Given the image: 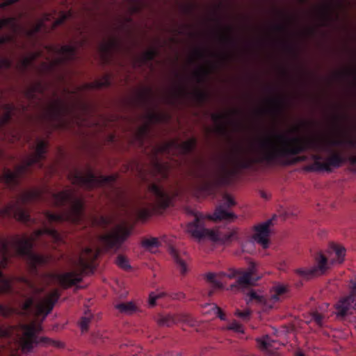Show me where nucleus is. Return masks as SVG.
I'll return each instance as SVG.
<instances>
[{"label":"nucleus","mask_w":356,"mask_h":356,"mask_svg":"<svg viewBox=\"0 0 356 356\" xmlns=\"http://www.w3.org/2000/svg\"><path fill=\"white\" fill-rule=\"evenodd\" d=\"M44 234L56 242L61 240L58 232L47 226L35 230L31 237L16 235L10 240H0V294L13 293V280L6 277L1 271L2 268L7 267L13 254L24 258L30 270L35 273L38 272V267L45 266L49 262L50 258L48 256L35 254L32 250L34 242Z\"/></svg>","instance_id":"obj_1"},{"label":"nucleus","mask_w":356,"mask_h":356,"mask_svg":"<svg viewBox=\"0 0 356 356\" xmlns=\"http://www.w3.org/2000/svg\"><path fill=\"white\" fill-rule=\"evenodd\" d=\"M275 139L265 138L261 140L255 149L256 157L238 159V165L243 169H248L254 163H264L270 165H289L292 163L293 156L317 144L314 141L302 143L299 138H289L282 134L276 135Z\"/></svg>","instance_id":"obj_2"},{"label":"nucleus","mask_w":356,"mask_h":356,"mask_svg":"<svg viewBox=\"0 0 356 356\" xmlns=\"http://www.w3.org/2000/svg\"><path fill=\"white\" fill-rule=\"evenodd\" d=\"M54 206L58 207L68 206L62 212L54 213L46 211L44 216L49 222H70L79 223L83 220L84 202L81 197L77 196L75 191L64 190L58 193L48 192Z\"/></svg>","instance_id":"obj_3"},{"label":"nucleus","mask_w":356,"mask_h":356,"mask_svg":"<svg viewBox=\"0 0 356 356\" xmlns=\"http://www.w3.org/2000/svg\"><path fill=\"white\" fill-rule=\"evenodd\" d=\"M47 146L48 143L46 140L38 138L35 145H32L34 152L29 154L22 164L16 165L14 171L4 168L0 176V183L10 191H14L19 186L20 179L30 173L33 168H43Z\"/></svg>","instance_id":"obj_4"},{"label":"nucleus","mask_w":356,"mask_h":356,"mask_svg":"<svg viewBox=\"0 0 356 356\" xmlns=\"http://www.w3.org/2000/svg\"><path fill=\"white\" fill-rule=\"evenodd\" d=\"M42 330L40 324L31 323L29 324L20 323L17 326H10L8 329L0 327V337H14L17 341L19 346L24 353L32 350L38 344L61 347L60 342L53 341L47 337H38V334Z\"/></svg>","instance_id":"obj_5"},{"label":"nucleus","mask_w":356,"mask_h":356,"mask_svg":"<svg viewBox=\"0 0 356 356\" xmlns=\"http://www.w3.org/2000/svg\"><path fill=\"white\" fill-rule=\"evenodd\" d=\"M45 198V189L32 188L24 191L18 194L14 200L0 209V216L3 218H15L18 221L29 223L32 219L24 206L33 202L44 201Z\"/></svg>","instance_id":"obj_6"},{"label":"nucleus","mask_w":356,"mask_h":356,"mask_svg":"<svg viewBox=\"0 0 356 356\" xmlns=\"http://www.w3.org/2000/svg\"><path fill=\"white\" fill-rule=\"evenodd\" d=\"M195 167L190 170V174L199 180L197 188L203 194L209 195L215 193L216 189L228 182L227 164L223 163L219 171L209 173L202 161L195 160Z\"/></svg>","instance_id":"obj_7"},{"label":"nucleus","mask_w":356,"mask_h":356,"mask_svg":"<svg viewBox=\"0 0 356 356\" xmlns=\"http://www.w3.org/2000/svg\"><path fill=\"white\" fill-rule=\"evenodd\" d=\"M186 212L194 217V220L188 222L186 227V232L198 241L208 238L213 242L225 244L232 241L234 238V232L222 233L206 228V219L201 213L191 208H186Z\"/></svg>","instance_id":"obj_8"},{"label":"nucleus","mask_w":356,"mask_h":356,"mask_svg":"<svg viewBox=\"0 0 356 356\" xmlns=\"http://www.w3.org/2000/svg\"><path fill=\"white\" fill-rule=\"evenodd\" d=\"M257 264L254 262H250L249 266L246 270L238 268H229L227 273L221 272L218 276L220 277H226L229 279H236L234 284L231 285L232 290L235 289H241L246 288L249 286L253 285L257 280L259 278L257 275ZM217 275L212 273H209L206 275L207 281L213 284V286L216 289H222V284L217 278Z\"/></svg>","instance_id":"obj_9"},{"label":"nucleus","mask_w":356,"mask_h":356,"mask_svg":"<svg viewBox=\"0 0 356 356\" xmlns=\"http://www.w3.org/2000/svg\"><path fill=\"white\" fill-rule=\"evenodd\" d=\"M98 256L90 248H86L83 254L80 255L77 261V269L57 275V280L65 289L69 288L82 281L83 274L86 270L94 268L93 263Z\"/></svg>","instance_id":"obj_10"},{"label":"nucleus","mask_w":356,"mask_h":356,"mask_svg":"<svg viewBox=\"0 0 356 356\" xmlns=\"http://www.w3.org/2000/svg\"><path fill=\"white\" fill-rule=\"evenodd\" d=\"M196 145L197 140L195 138H191L182 143H179L177 140L163 141L152 145V156L155 160L156 168L160 170L163 166L157 160L159 154L170 156L179 153L182 156H186L194 152Z\"/></svg>","instance_id":"obj_11"},{"label":"nucleus","mask_w":356,"mask_h":356,"mask_svg":"<svg viewBox=\"0 0 356 356\" xmlns=\"http://www.w3.org/2000/svg\"><path fill=\"white\" fill-rule=\"evenodd\" d=\"M69 178L74 185L88 189L97 186H108L117 193L118 196L121 195L120 190L114 186L117 179L116 175H96L90 169L83 174L75 170L70 173Z\"/></svg>","instance_id":"obj_12"},{"label":"nucleus","mask_w":356,"mask_h":356,"mask_svg":"<svg viewBox=\"0 0 356 356\" xmlns=\"http://www.w3.org/2000/svg\"><path fill=\"white\" fill-rule=\"evenodd\" d=\"M148 191L154 198V203H149L147 207L138 208L136 211V216L139 220H147L153 212L164 210L170 206L171 197L165 189L156 184H151Z\"/></svg>","instance_id":"obj_13"},{"label":"nucleus","mask_w":356,"mask_h":356,"mask_svg":"<svg viewBox=\"0 0 356 356\" xmlns=\"http://www.w3.org/2000/svg\"><path fill=\"white\" fill-rule=\"evenodd\" d=\"M348 289V295L341 297L334 305L338 318L351 314L356 309V277L350 281Z\"/></svg>","instance_id":"obj_14"},{"label":"nucleus","mask_w":356,"mask_h":356,"mask_svg":"<svg viewBox=\"0 0 356 356\" xmlns=\"http://www.w3.org/2000/svg\"><path fill=\"white\" fill-rule=\"evenodd\" d=\"M312 159L314 162L307 168L314 172H330L332 168H339L346 160L341 154L337 152L332 154L325 162H321L323 156L317 152L312 155Z\"/></svg>","instance_id":"obj_15"},{"label":"nucleus","mask_w":356,"mask_h":356,"mask_svg":"<svg viewBox=\"0 0 356 356\" xmlns=\"http://www.w3.org/2000/svg\"><path fill=\"white\" fill-rule=\"evenodd\" d=\"M56 11L54 13H44L40 19L33 25V27L27 31L29 36L32 37L36 33L41 31L42 29H47L46 22L52 21L51 29H54L57 26L63 24L68 18H70L72 13L71 11L62 12L58 17H56Z\"/></svg>","instance_id":"obj_16"},{"label":"nucleus","mask_w":356,"mask_h":356,"mask_svg":"<svg viewBox=\"0 0 356 356\" xmlns=\"http://www.w3.org/2000/svg\"><path fill=\"white\" fill-rule=\"evenodd\" d=\"M3 114L0 116V131L3 132L5 136L8 135L10 140L14 142L19 140L22 136L20 130L15 127H7L11 122L13 115L17 110V108L13 104H4L2 105Z\"/></svg>","instance_id":"obj_17"},{"label":"nucleus","mask_w":356,"mask_h":356,"mask_svg":"<svg viewBox=\"0 0 356 356\" xmlns=\"http://www.w3.org/2000/svg\"><path fill=\"white\" fill-rule=\"evenodd\" d=\"M130 234L129 228L120 226L115 232L102 235L100 240L107 250L117 251Z\"/></svg>","instance_id":"obj_18"},{"label":"nucleus","mask_w":356,"mask_h":356,"mask_svg":"<svg viewBox=\"0 0 356 356\" xmlns=\"http://www.w3.org/2000/svg\"><path fill=\"white\" fill-rule=\"evenodd\" d=\"M145 118L147 122L140 126L135 134L136 138L141 146H143L145 141L150 137L151 124L163 122L166 116L161 113L149 111L145 115Z\"/></svg>","instance_id":"obj_19"},{"label":"nucleus","mask_w":356,"mask_h":356,"mask_svg":"<svg viewBox=\"0 0 356 356\" xmlns=\"http://www.w3.org/2000/svg\"><path fill=\"white\" fill-rule=\"evenodd\" d=\"M236 204L234 200L229 195L223 196L222 202L218 205L213 216H209V218L213 220H226L228 222L233 221L236 218V215L228 211V209L234 207Z\"/></svg>","instance_id":"obj_20"},{"label":"nucleus","mask_w":356,"mask_h":356,"mask_svg":"<svg viewBox=\"0 0 356 356\" xmlns=\"http://www.w3.org/2000/svg\"><path fill=\"white\" fill-rule=\"evenodd\" d=\"M317 266L311 268H298L296 273L301 277L309 280L318 275L323 274L327 269V259L322 253H319L316 257Z\"/></svg>","instance_id":"obj_21"},{"label":"nucleus","mask_w":356,"mask_h":356,"mask_svg":"<svg viewBox=\"0 0 356 356\" xmlns=\"http://www.w3.org/2000/svg\"><path fill=\"white\" fill-rule=\"evenodd\" d=\"M293 138H299L302 141V143H307L311 141H314L317 143L314 147H307L302 153L306 152L308 149L312 150L317 153L328 152L330 151V147L341 146L344 143V141L341 139H331L325 140L319 138H302L299 136H294Z\"/></svg>","instance_id":"obj_22"},{"label":"nucleus","mask_w":356,"mask_h":356,"mask_svg":"<svg viewBox=\"0 0 356 356\" xmlns=\"http://www.w3.org/2000/svg\"><path fill=\"white\" fill-rule=\"evenodd\" d=\"M55 53L60 56L56 58L52 63V67L65 64L76 59L77 53V46L75 45H63L54 47Z\"/></svg>","instance_id":"obj_23"},{"label":"nucleus","mask_w":356,"mask_h":356,"mask_svg":"<svg viewBox=\"0 0 356 356\" xmlns=\"http://www.w3.org/2000/svg\"><path fill=\"white\" fill-rule=\"evenodd\" d=\"M272 225V219H269L262 224L258 225L254 228L253 238L255 242L266 248L269 243L270 226Z\"/></svg>","instance_id":"obj_24"},{"label":"nucleus","mask_w":356,"mask_h":356,"mask_svg":"<svg viewBox=\"0 0 356 356\" xmlns=\"http://www.w3.org/2000/svg\"><path fill=\"white\" fill-rule=\"evenodd\" d=\"M120 49L121 42L115 37H112L108 40L104 41L99 46V50L105 63L108 62L113 53L119 51Z\"/></svg>","instance_id":"obj_25"},{"label":"nucleus","mask_w":356,"mask_h":356,"mask_svg":"<svg viewBox=\"0 0 356 356\" xmlns=\"http://www.w3.org/2000/svg\"><path fill=\"white\" fill-rule=\"evenodd\" d=\"M191 317L188 314H159L156 317V322L160 326L170 327L179 322H189Z\"/></svg>","instance_id":"obj_26"},{"label":"nucleus","mask_w":356,"mask_h":356,"mask_svg":"<svg viewBox=\"0 0 356 356\" xmlns=\"http://www.w3.org/2000/svg\"><path fill=\"white\" fill-rule=\"evenodd\" d=\"M59 293L56 290L49 293L41 302L37 304L36 309L38 312L45 316L49 314L59 298Z\"/></svg>","instance_id":"obj_27"},{"label":"nucleus","mask_w":356,"mask_h":356,"mask_svg":"<svg viewBox=\"0 0 356 356\" xmlns=\"http://www.w3.org/2000/svg\"><path fill=\"white\" fill-rule=\"evenodd\" d=\"M69 109L65 104L57 99L49 106L48 115L51 120L60 119L65 113L68 112Z\"/></svg>","instance_id":"obj_28"},{"label":"nucleus","mask_w":356,"mask_h":356,"mask_svg":"<svg viewBox=\"0 0 356 356\" xmlns=\"http://www.w3.org/2000/svg\"><path fill=\"white\" fill-rule=\"evenodd\" d=\"M170 254L180 273L184 275L188 272V266L186 263V254L180 253L174 248H170Z\"/></svg>","instance_id":"obj_29"},{"label":"nucleus","mask_w":356,"mask_h":356,"mask_svg":"<svg viewBox=\"0 0 356 356\" xmlns=\"http://www.w3.org/2000/svg\"><path fill=\"white\" fill-rule=\"evenodd\" d=\"M44 90L41 81H35L24 89V94L29 100L33 101L37 99V94H43Z\"/></svg>","instance_id":"obj_30"},{"label":"nucleus","mask_w":356,"mask_h":356,"mask_svg":"<svg viewBox=\"0 0 356 356\" xmlns=\"http://www.w3.org/2000/svg\"><path fill=\"white\" fill-rule=\"evenodd\" d=\"M211 120L217 124L216 131L219 134H225L227 132L226 121H231V117L225 113H212Z\"/></svg>","instance_id":"obj_31"},{"label":"nucleus","mask_w":356,"mask_h":356,"mask_svg":"<svg viewBox=\"0 0 356 356\" xmlns=\"http://www.w3.org/2000/svg\"><path fill=\"white\" fill-rule=\"evenodd\" d=\"M111 85V79L109 74L104 75L101 79L87 83L86 88L88 89H100L107 88Z\"/></svg>","instance_id":"obj_32"},{"label":"nucleus","mask_w":356,"mask_h":356,"mask_svg":"<svg viewBox=\"0 0 356 356\" xmlns=\"http://www.w3.org/2000/svg\"><path fill=\"white\" fill-rule=\"evenodd\" d=\"M328 252L330 254H334L336 261L338 263H341L343 261L345 256L346 249L339 245L335 243H330Z\"/></svg>","instance_id":"obj_33"},{"label":"nucleus","mask_w":356,"mask_h":356,"mask_svg":"<svg viewBox=\"0 0 356 356\" xmlns=\"http://www.w3.org/2000/svg\"><path fill=\"white\" fill-rule=\"evenodd\" d=\"M115 308L124 314H132L136 312L137 307L133 302H121L115 305Z\"/></svg>","instance_id":"obj_34"},{"label":"nucleus","mask_w":356,"mask_h":356,"mask_svg":"<svg viewBox=\"0 0 356 356\" xmlns=\"http://www.w3.org/2000/svg\"><path fill=\"white\" fill-rule=\"evenodd\" d=\"M152 95V91L150 88H146L140 91L138 95V103L140 105L147 106Z\"/></svg>","instance_id":"obj_35"},{"label":"nucleus","mask_w":356,"mask_h":356,"mask_svg":"<svg viewBox=\"0 0 356 356\" xmlns=\"http://www.w3.org/2000/svg\"><path fill=\"white\" fill-rule=\"evenodd\" d=\"M274 106L273 111L276 114H281L285 108V102L282 98H273L270 100Z\"/></svg>","instance_id":"obj_36"},{"label":"nucleus","mask_w":356,"mask_h":356,"mask_svg":"<svg viewBox=\"0 0 356 356\" xmlns=\"http://www.w3.org/2000/svg\"><path fill=\"white\" fill-rule=\"evenodd\" d=\"M257 346L263 350H268L272 347L273 341L270 337L266 335L263 338H258L256 339Z\"/></svg>","instance_id":"obj_37"},{"label":"nucleus","mask_w":356,"mask_h":356,"mask_svg":"<svg viewBox=\"0 0 356 356\" xmlns=\"http://www.w3.org/2000/svg\"><path fill=\"white\" fill-rule=\"evenodd\" d=\"M158 51L156 49H151L145 51L142 56L140 58L141 65L145 63L151 62L154 60V58L156 57Z\"/></svg>","instance_id":"obj_38"},{"label":"nucleus","mask_w":356,"mask_h":356,"mask_svg":"<svg viewBox=\"0 0 356 356\" xmlns=\"http://www.w3.org/2000/svg\"><path fill=\"white\" fill-rule=\"evenodd\" d=\"M115 264L122 269L129 270L131 268L128 259L122 254H119L115 260Z\"/></svg>","instance_id":"obj_39"},{"label":"nucleus","mask_w":356,"mask_h":356,"mask_svg":"<svg viewBox=\"0 0 356 356\" xmlns=\"http://www.w3.org/2000/svg\"><path fill=\"white\" fill-rule=\"evenodd\" d=\"M31 63L32 58L29 57H24L20 60L19 63L17 65L16 68L19 71L24 72L31 65Z\"/></svg>","instance_id":"obj_40"},{"label":"nucleus","mask_w":356,"mask_h":356,"mask_svg":"<svg viewBox=\"0 0 356 356\" xmlns=\"http://www.w3.org/2000/svg\"><path fill=\"white\" fill-rule=\"evenodd\" d=\"M35 304V300L33 297H28L22 305V309L24 313H31Z\"/></svg>","instance_id":"obj_41"},{"label":"nucleus","mask_w":356,"mask_h":356,"mask_svg":"<svg viewBox=\"0 0 356 356\" xmlns=\"http://www.w3.org/2000/svg\"><path fill=\"white\" fill-rule=\"evenodd\" d=\"M142 246L146 249L158 247L159 242L156 238H145L142 241Z\"/></svg>","instance_id":"obj_42"},{"label":"nucleus","mask_w":356,"mask_h":356,"mask_svg":"<svg viewBox=\"0 0 356 356\" xmlns=\"http://www.w3.org/2000/svg\"><path fill=\"white\" fill-rule=\"evenodd\" d=\"M16 312V309L10 306H6L0 304V315L5 318H8Z\"/></svg>","instance_id":"obj_43"},{"label":"nucleus","mask_w":356,"mask_h":356,"mask_svg":"<svg viewBox=\"0 0 356 356\" xmlns=\"http://www.w3.org/2000/svg\"><path fill=\"white\" fill-rule=\"evenodd\" d=\"M169 296V294H167L164 292H159L155 293L154 292H152L149 296V304L150 306L153 307L156 305V300L160 299L161 298Z\"/></svg>","instance_id":"obj_44"},{"label":"nucleus","mask_w":356,"mask_h":356,"mask_svg":"<svg viewBox=\"0 0 356 356\" xmlns=\"http://www.w3.org/2000/svg\"><path fill=\"white\" fill-rule=\"evenodd\" d=\"M286 292V286L283 285H277L274 288V293L272 295V299L278 300L280 297Z\"/></svg>","instance_id":"obj_45"},{"label":"nucleus","mask_w":356,"mask_h":356,"mask_svg":"<svg viewBox=\"0 0 356 356\" xmlns=\"http://www.w3.org/2000/svg\"><path fill=\"white\" fill-rule=\"evenodd\" d=\"M130 3V11L131 13H139L143 7L140 0H129Z\"/></svg>","instance_id":"obj_46"},{"label":"nucleus","mask_w":356,"mask_h":356,"mask_svg":"<svg viewBox=\"0 0 356 356\" xmlns=\"http://www.w3.org/2000/svg\"><path fill=\"white\" fill-rule=\"evenodd\" d=\"M194 97L198 103L203 104L208 99L209 95L207 92L197 90L194 94Z\"/></svg>","instance_id":"obj_47"},{"label":"nucleus","mask_w":356,"mask_h":356,"mask_svg":"<svg viewBox=\"0 0 356 356\" xmlns=\"http://www.w3.org/2000/svg\"><path fill=\"white\" fill-rule=\"evenodd\" d=\"M227 329L230 330H233L237 333H243L244 329L241 324L238 323L236 321H233L229 323L227 326Z\"/></svg>","instance_id":"obj_48"},{"label":"nucleus","mask_w":356,"mask_h":356,"mask_svg":"<svg viewBox=\"0 0 356 356\" xmlns=\"http://www.w3.org/2000/svg\"><path fill=\"white\" fill-rule=\"evenodd\" d=\"M209 72L207 70L202 68L200 70L195 72L194 76L198 83H202L204 81L205 77L209 74Z\"/></svg>","instance_id":"obj_49"},{"label":"nucleus","mask_w":356,"mask_h":356,"mask_svg":"<svg viewBox=\"0 0 356 356\" xmlns=\"http://www.w3.org/2000/svg\"><path fill=\"white\" fill-rule=\"evenodd\" d=\"M91 316L86 314V316H82L80 321V327L83 332L86 331L88 328V325L90 322Z\"/></svg>","instance_id":"obj_50"},{"label":"nucleus","mask_w":356,"mask_h":356,"mask_svg":"<svg viewBox=\"0 0 356 356\" xmlns=\"http://www.w3.org/2000/svg\"><path fill=\"white\" fill-rule=\"evenodd\" d=\"M13 65V61L11 59L6 57L0 58V71L3 69L8 70Z\"/></svg>","instance_id":"obj_51"},{"label":"nucleus","mask_w":356,"mask_h":356,"mask_svg":"<svg viewBox=\"0 0 356 356\" xmlns=\"http://www.w3.org/2000/svg\"><path fill=\"white\" fill-rule=\"evenodd\" d=\"M3 23L6 26L15 30L17 27L16 19L13 17L3 18Z\"/></svg>","instance_id":"obj_52"},{"label":"nucleus","mask_w":356,"mask_h":356,"mask_svg":"<svg viewBox=\"0 0 356 356\" xmlns=\"http://www.w3.org/2000/svg\"><path fill=\"white\" fill-rule=\"evenodd\" d=\"M323 315L318 312H314L312 313V319L319 326L323 325Z\"/></svg>","instance_id":"obj_53"},{"label":"nucleus","mask_w":356,"mask_h":356,"mask_svg":"<svg viewBox=\"0 0 356 356\" xmlns=\"http://www.w3.org/2000/svg\"><path fill=\"white\" fill-rule=\"evenodd\" d=\"M342 118L339 115H335L334 118V127L337 131H341L343 127L342 124Z\"/></svg>","instance_id":"obj_54"},{"label":"nucleus","mask_w":356,"mask_h":356,"mask_svg":"<svg viewBox=\"0 0 356 356\" xmlns=\"http://www.w3.org/2000/svg\"><path fill=\"white\" fill-rule=\"evenodd\" d=\"M235 314L243 319V320H246L249 318L250 315V312L249 310H244V311H240L238 309H237L235 312Z\"/></svg>","instance_id":"obj_55"},{"label":"nucleus","mask_w":356,"mask_h":356,"mask_svg":"<svg viewBox=\"0 0 356 356\" xmlns=\"http://www.w3.org/2000/svg\"><path fill=\"white\" fill-rule=\"evenodd\" d=\"M221 40L225 44H232V45L236 44V40L230 35L223 34L221 37Z\"/></svg>","instance_id":"obj_56"},{"label":"nucleus","mask_w":356,"mask_h":356,"mask_svg":"<svg viewBox=\"0 0 356 356\" xmlns=\"http://www.w3.org/2000/svg\"><path fill=\"white\" fill-rule=\"evenodd\" d=\"M169 297L172 300H181L185 298V294L183 292L172 293Z\"/></svg>","instance_id":"obj_57"},{"label":"nucleus","mask_w":356,"mask_h":356,"mask_svg":"<svg viewBox=\"0 0 356 356\" xmlns=\"http://www.w3.org/2000/svg\"><path fill=\"white\" fill-rule=\"evenodd\" d=\"M13 40V37L11 35H2L0 37V45L6 44Z\"/></svg>","instance_id":"obj_58"},{"label":"nucleus","mask_w":356,"mask_h":356,"mask_svg":"<svg viewBox=\"0 0 356 356\" xmlns=\"http://www.w3.org/2000/svg\"><path fill=\"white\" fill-rule=\"evenodd\" d=\"M19 0H5L3 2L1 3H0V10L1 9H4L6 8L7 6H10V5H12L17 1H19Z\"/></svg>","instance_id":"obj_59"},{"label":"nucleus","mask_w":356,"mask_h":356,"mask_svg":"<svg viewBox=\"0 0 356 356\" xmlns=\"http://www.w3.org/2000/svg\"><path fill=\"white\" fill-rule=\"evenodd\" d=\"M274 30L280 33H285L287 31V27L285 24H277L274 26Z\"/></svg>","instance_id":"obj_60"},{"label":"nucleus","mask_w":356,"mask_h":356,"mask_svg":"<svg viewBox=\"0 0 356 356\" xmlns=\"http://www.w3.org/2000/svg\"><path fill=\"white\" fill-rule=\"evenodd\" d=\"M249 300H257L260 302L261 300V298L254 291H251L249 294Z\"/></svg>","instance_id":"obj_61"},{"label":"nucleus","mask_w":356,"mask_h":356,"mask_svg":"<svg viewBox=\"0 0 356 356\" xmlns=\"http://www.w3.org/2000/svg\"><path fill=\"white\" fill-rule=\"evenodd\" d=\"M111 220L108 217H106V216L100 217V222L104 227L108 226L111 223Z\"/></svg>","instance_id":"obj_62"},{"label":"nucleus","mask_w":356,"mask_h":356,"mask_svg":"<svg viewBox=\"0 0 356 356\" xmlns=\"http://www.w3.org/2000/svg\"><path fill=\"white\" fill-rule=\"evenodd\" d=\"M330 13V6L326 5L324 6L321 9V14L324 17H327Z\"/></svg>","instance_id":"obj_63"},{"label":"nucleus","mask_w":356,"mask_h":356,"mask_svg":"<svg viewBox=\"0 0 356 356\" xmlns=\"http://www.w3.org/2000/svg\"><path fill=\"white\" fill-rule=\"evenodd\" d=\"M159 356H181L180 353H174L172 351H167L164 353L162 355H160Z\"/></svg>","instance_id":"obj_64"}]
</instances>
